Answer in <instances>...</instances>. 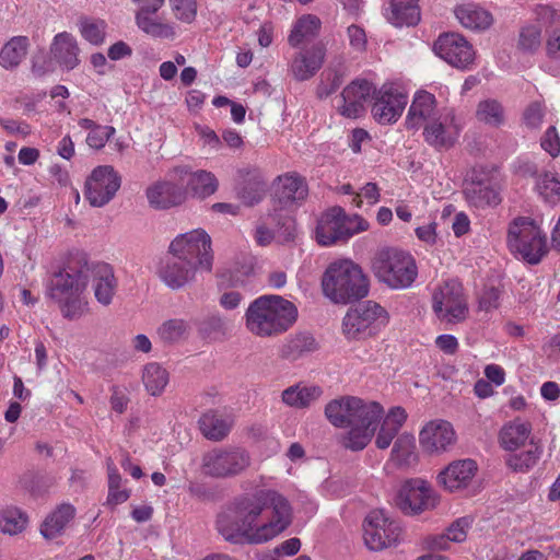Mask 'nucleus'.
Instances as JSON below:
<instances>
[{
  "label": "nucleus",
  "mask_w": 560,
  "mask_h": 560,
  "mask_svg": "<svg viewBox=\"0 0 560 560\" xmlns=\"http://www.w3.org/2000/svg\"><path fill=\"white\" fill-rule=\"evenodd\" d=\"M292 521L289 501L275 490L236 498L218 515L219 534L233 544H262L285 530Z\"/></svg>",
  "instance_id": "obj_1"
},
{
  "label": "nucleus",
  "mask_w": 560,
  "mask_h": 560,
  "mask_svg": "<svg viewBox=\"0 0 560 560\" xmlns=\"http://www.w3.org/2000/svg\"><path fill=\"white\" fill-rule=\"evenodd\" d=\"M383 413L381 404L354 396H342L325 407V416L334 427L350 429L342 438V445L351 451H362L370 443Z\"/></svg>",
  "instance_id": "obj_2"
},
{
  "label": "nucleus",
  "mask_w": 560,
  "mask_h": 560,
  "mask_svg": "<svg viewBox=\"0 0 560 560\" xmlns=\"http://www.w3.org/2000/svg\"><path fill=\"white\" fill-rule=\"evenodd\" d=\"M92 262L84 253L69 255L63 266L52 273L48 295L59 306L61 315L74 320L88 312L85 290L91 281Z\"/></svg>",
  "instance_id": "obj_3"
},
{
  "label": "nucleus",
  "mask_w": 560,
  "mask_h": 560,
  "mask_svg": "<svg viewBox=\"0 0 560 560\" xmlns=\"http://www.w3.org/2000/svg\"><path fill=\"white\" fill-rule=\"evenodd\" d=\"M298 318V308L280 295L255 299L245 313L246 328L258 337H275L285 332Z\"/></svg>",
  "instance_id": "obj_4"
},
{
  "label": "nucleus",
  "mask_w": 560,
  "mask_h": 560,
  "mask_svg": "<svg viewBox=\"0 0 560 560\" xmlns=\"http://www.w3.org/2000/svg\"><path fill=\"white\" fill-rule=\"evenodd\" d=\"M322 288L331 302L348 304L368 295L369 281L357 264L340 260L328 266L322 279Z\"/></svg>",
  "instance_id": "obj_5"
},
{
  "label": "nucleus",
  "mask_w": 560,
  "mask_h": 560,
  "mask_svg": "<svg viewBox=\"0 0 560 560\" xmlns=\"http://www.w3.org/2000/svg\"><path fill=\"white\" fill-rule=\"evenodd\" d=\"M375 277L392 289H405L412 284L417 277L413 257L395 247L378 250L372 260Z\"/></svg>",
  "instance_id": "obj_6"
},
{
  "label": "nucleus",
  "mask_w": 560,
  "mask_h": 560,
  "mask_svg": "<svg viewBox=\"0 0 560 560\" xmlns=\"http://www.w3.org/2000/svg\"><path fill=\"white\" fill-rule=\"evenodd\" d=\"M369 223L361 215H348L338 206L329 208L317 220L315 238L322 246L347 242L353 235L366 231Z\"/></svg>",
  "instance_id": "obj_7"
},
{
  "label": "nucleus",
  "mask_w": 560,
  "mask_h": 560,
  "mask_svg": "<svg viewBox=\"0 0 560 560\" xmlns=\"http://www.w3.org/2000/svg\"><path fill=\"white\" fill-rule=\"evenodd\" d=\"M511 252L532 265L538 264L548 252L547 237L528 218L515 219L508 233Z\"/></svg>",
  "instance_id": "obj_8"
},
{
  "label": "nucleus",
  "mask_w": 560,
  "mask_h": 560,
  "mask_svg": "<svg viewBox=\"0 0 560 560\" xmlns=\"http://www.w3.org/2000/svg\"><path fill=\"white\" fill-rule=\"evenodd\" d=\"M387 323L386 310L374 301H365L347 312L342 329L348 338L357 339L376 334Z\"/></svg>",
  "instance_id": "obj_9"
},
{
  "label": "nucleus",
  "mask_w": 560,
  "mask_h": 560,
  "mask_svg": "<svg viewBox=\"0 0 560 560\" xmlns=\"http://www.w3.org/2000/svg\"><path fill=\"white\" fill-rule=\"evenodd\" d=\"M250 465L248 452L241 447H215L202 457L201 468L206 476L219 479L233 478Z\"/></svg>",
  "instance_id": "obj_10"
},
{
  "label": "nucleus",
  "mask_w": 560,
  "mask_h": 560,
  "mask_svg": "<svg viewBox=\"0 0 560 560\" xmlns=\"http://www.w3.org/2000/svg\"><path fill=\"white\" fill-rule=\"evenodd\" d=\"M432 308L446 323H459L468 315V305L463 285L457 280H447L434 291Z\"/></svg>",
  "instance_id": "obj_11"
},
{
  "label": "nucleus",
  "mask_w": 560,
  "mask_h": 560,
  "mask_svg": "<svg viewBox=\"0 0 560 560\" xmlns=\"http://www.w3.org/2000/svg\"><path fill=\"white\" fill-rule=\"evenodd\" d=\"M363 530L366 547L374 551L397 545L402 534L400 524L384 510L371 511L364 521Z\"/></svg>",
  "instance_id": "obj_12"
},
{
  "label": "nucleus",
  "mask_w": 560,
  "mask_h": 560,
  "mask_svg": "<svg viewBox=\"0 0 560 560\" xmlns=\"http://www.w3.org/2000/svg\"><path fill=\"white\" fill-rule=\"evenodd\" d=\"M172 255L195 262L200 270L212 269L211 238L202 230H194L178 235L170 245Z\"/></svg>",
  "instance_id": "obj_13"
},
{
  "label": "nucleus",
  "mask_w": 560,
  "mask_h": 560,
  "mask_svg": "<svg viewBox=\"0 0 560 560\" xmlns=\"http://www.w3.org/2000/svg\"><path fill=\"white\" fill-rule=\"evenodd\" d=\"M438 503V495L431 486L423 479L406 480L395 497V505L406 515H417L433 509Z\"/></svg>",
  "instance_id": "obj_14"
},
{
  "label": "nucleus",
  "mask_w": 560,
  "mask_h": 560,
  "mask_svg": "<svg viewBox=\"0 0 560 560\" xmlns=\"http://www.w3.org/2000/svg\"><path fill=\"white\" fill-rule=\"evenodd\" d=\"M462 130L463 125L455 109L450 107L422 129V137L435 151H447L458 142Z\"/></svg>",
  "instance_id": "obj_15"
},
{
  "label": "nucleus",
  "mask_w": 560,
  "mask_h": 560,
  "mask_svg": "<svg viewBox=\"0 0 560 560\" xmlns=\"http://www.w3.org/2000/svg\"><path fill=\"white\" fill-rule=\"evenodd\" d=\"M120 187V177L113 166L102 165L93 170L85 183V198L93 207L107 205Z\"/></svg>",
  "instance_id": "obj_16"
},
{
  "label": "nucleus",
  "mask_w": 560,
  "mask_h": 560,
  "mask_svg": "<svg viewBox=\"0 0 560 560\" xmlns=\"http://www.w3.org/2000/svg\"><path fill=\"white\" fill-rule=\"evenodd\" d=\"M408 97L392 84H384L374 94V103L372 105L373 118L382 125L396 122L401 116Z\"/></svg>",
  "instance_id": "obj_17"
},
{
  "label": "nucleus",
  "mask_w": 560,
  "mask_h": 560,
  "mask_svg": "<svg viewBox=\"0 0 560 560\" xmlns=\"http://www.w3.org/2000/svg\"><path fill=\"white\" fill-rule=\"evenodd\" d=\"M435 54L451 66L467 69L475 59L472 46L459 34L440 35L434 43Z\"/></svg>",
  "instance_id": "obj_18"
},
{
  "label": "nucleus",
  "mask_w": 560,
  "mask_h": 560,
  "mask_svg": "<svg viewBox=\"0 0 560 560\" xmlns=\"http://www.w3.org/2000/svg\"><path fill=\"white\" fill-rule=\"evenodd\" d=\"M446 107H439L436 97L424 90L416 92L406 116V128L422 130L427 125L444 113Z\"/></svg>",
  "instance_id": "obj_19"
},
{
  "label": "nucleus",
  "mask_w": 560,
  "mask_h": 560,
  "mask_svg": "<svg viewBox=\"0 0 560 560\" xmlns=\"http://www.w3.org/2000/svg\"><path fill=\"white\" fill-rule=\"evenodd\" d=\"M375 88L364 79L353 80L341 93L342 104L338 112L347 118H357L364 113L365 104L375 94Z\"/></svg>",
  "instance_id": "obj_20"
},
{
  "label": "nucleus",
  "mask_w": 560,
  "mask_h": 560,
  "mask_svg": "<svg viewBox=\"0 0 560 560\" xmlns=\"http://www.w3.org/2000/svg\"><path fill=\"white\" fill-rule=\"evenodd\" d=\"M419 441L425 452L438 453L446 451L454 443L455 432L447 421H431L421 430Z\"/></svg>",
  "instance_id": "obj_21"
},
{
  "label": "nucleus",
  "mask_w": 560,
  "mask_h": 560,
  "mask_svg": "<svg viewBox=\"0 0 560 560\" xmlns=\"http://www.w3.org/2000/svg\"><path fill=\"white\" fill-rule=\"evenodd\" d=\"M478 470L472 459H459L451 463L439 476V482L450 492L467 488Z\"/></svg>",
  "instance_id": "obj_22"
},
{
  "label": "nucleus",
  "mask_w": 560,
  "mask_h": 560,
  "mask_svg": "<svg viewBox=\"0 0 560 560\" xmlns=\"http://www.w3.org/2000/svg\"><path fill=\"white\" fill-rule=\"evenodd\" d=\"M326 55L323 43H316L310 48L298 52L291 62V72L298 81H305L316 74L322 68Z\"/></svg>",
  "instance_id": "obj_23"
},
{
  "label": "nucleus",
  "mask_w": 560,
  "mask_h": 560,
  "mask_svg": "<svg viewBox=\"0 0 560 560\" xmlns=\"http://www.w3.org/2000/svg\"><path fill=\"white\" fill-rule=\"evenodd\" d=\"M187 197V189L168 180L156 182L147 189V198L154 209H170L182 205Z\"/></svg>",
  "instance_id": "obj_24"
},
{
  "label": "nucleus",
  "mask_w": 560,
  "mask_h": 560,
  "mask_svg": "<svg viewBox=\"0 0 560 560\" xmlns=\"http://www.w3.org/2000/svg\"><path fill=\"white\" fill-rule=\"evenodd\" d=\"M199 268L191 260H184L174 255L160 269L162 281L172 289H179L194 279Z\"/></svg>",
  "instance_id": "obj_25"
},
{
  "label": "nucleus",
  "mask_w": 560,
  "mask_h": 560,
  "mask_svg": "<svg viewBox=\"0 0 560 560\" xmlns=\"http://www.w3.org/2000/svg\"><path fill=\"white\" fill-rule=\"evenodd\" d=\"M174 172L184 179L187 178V189H189L192 196L198 198H207L214 194L218 189V179L215 176L207 171L191 172L188 166H178L174 168Z\"/></svg>",
  "instance_id": "obj_26"
},
{
  "label": "nucleus",
  "mask_w": 560,
  "mask_h": 560,
  "mask_svg": "<svg viewBox=\"0 0 560 560\" xmlns=\"http://www.w3.org/2000/svg\"><path fill=\"white\" fill-rule=\"evenodd\" d=\"M406 419L407 412L404 408L399 406L390 408L387 415L381 418L382 422L375 436L376 447L380 450L388 448Z\"/></svg>",
  "instance_id": "obj_27"
},
{
  "label": "nucleus",
  "mask_w": 560,
  "mask_h": 560,
  "mask_svg": "<svg viewBox=\"0 0 560 560\" xmlns=\"http://www.w3.org/2000/svg\"><path fill=\"white\" fill-rule=\"evenodd\" d=\"M418 1L392 0L385 10L387 21L397 27L417 25L421 18Z\"/></svg>",
  "instance_id": "obj_28"
},
{
  "label": "nucleus",
  "mask_w": 560,
  "mask_h": 560,
  "mask_svg": "<svg viewBox=\"0 0 560 560\" xmlns=\"http://www.w3.org/2000/svg\"><path fill=\"white\" fill-rule=\"evenodd\" d=\"M91 280L97 302L109 305L116 289V279L109 265L92 262Z\"/></svg>",
  "instance_id": "obj_29"
},
{
  "label": "nucleus",
  "mask_w": 560,
  "mask_h": 560,
  "mask_svg": "<svg viewBox=\"0 0 560 560\" xmlns=\"http://www.w3.org/2000/svg\"><path fill=\"white\" fill-rule=\"evenodd\" d=\"M267 190V182L257 168L242 172V182L238 187V197L245 205L253 206L259 202Z\"/></svg>",
  "instance_id": "obj_30"
},
{
  "label": "nucleus",
  "mask_w": 560,
  "mask_h": 560,
  "mask_svg": "<svg viewBox=\"0 0 560 560\" xmlns=\"http://www.w3.org/2000/svg\"><path fill=\"white\" fill-rule=\"evenodd\" d=\"M454 12L459 23L472 31H485L493 23L492 14L475 3L460 4Z\"/></svg>",
  "instance_id": "obj_31"
},
{
  "label": "nucleus",
  "mask_w": 560,
  "mask_h": 560,
  "mask_svg": "<svg viewBox=\"0 0 560 560\" xmlns=\"http://www.w3.org/2000/svg\"><path fill=\"white\" fill-rule=\"evenodd\" d=\"M467 202L476 208L495 206L500 202L499 194L490 180H471L464 189Z\"/></svg>",
  "instance_id": "obj_32"
},
{
  "label": "nucleus",
  "mask_w": 560,
  "mask_h": 560,
  "mask_svg": "<svg viewBox=\"0 0 560 560\" xmlns=\"http://www.w3.org/2000/svg\"><path fill=\"white\" fill-rule=\"evenodd\" d=\"M318 349V343L310 332H299L290 336L280 348V357L295 361Z\"/></svg>",
  "instance_id": "obj_33"
},
{
  "label": "nucleus",
  "mask_w": 560,
  "mask_h": 560,
  "mask_svg": "<svg viewBox=\"0 0 560 560\" xmlns=\"http://www.w3.org/2000/svg\"><path fill=\"white\" fill-rule=\"evenodd\" d=\"M532 433V424L520 418L504 424L500 432V442L503 448L515 451L525 445Z\"/></svg>",
  "instance_id": "obj_34"
},
{
  "label": "nucleus",
  "mask_w": 560,
  "mask_h": 560,
  "mask_svg": "<svg viewBox=\"0 0 560 560\" xmlns=\"http://www.w3.org/2000/svg\"><path fill=\"white\" fill-rule=\"evenodd\" d=\"M78 51L77 42L71 34L62 32L55 36L51 44V54L67 69H73L78 65Z\"/></svg>",
  "instance_id": "obj_35"
},
{
  "label": "nucleus",
  "mask_w": 560,
  "mask_h": 560,
  "mask_svg": "<svg viewBox=\"0 0 560 560\" xmlns=\"http://www.w3.org/2000/svg\"><path fill=\"white\" fill-rule=\"evenodd\" d=\"M75 509L69 503H62L51 512L40 526L42 535L47 539L59 536L69 522L74 517Z\"/></svg>",
  "instance_id": "obj_36"
},
{
  "label": "nucleus",
  "mask_w": 560,
  "mask_h": 560,
  "mask_svg": "<svg viewBox=\"0 0 560 560\" xmlns=\"http://www.w3.org/2000/svg\"><path fill=\"white\" fill-rule=\"evenodd\" d=\"M307 192V185L301 176L287 174L279 177L277 196L284 206L304 200Z\"/></svg>",
  "instance_id": "obj_37"
},
{
  "label": "nucleus",
  "mask_w": 560,
  "mask_h": 560,
  "mask_svg": "<svg viewBox=\"0 0 560 560\" xmlns=\"http://www.w3.org/2000/svg\"><path fill=\"white\" fill-rule=\"evenodd\" d=\"M199 428L206 439L221 441L231 431L232 420L217 411H208L200 417Z\"/></svg>",
  "instance_id": "obj_38"
},
{
  "label": "nucleus",
  "mask_w": 560,
  "mask_h": 560,
  "mask_svg": "<svg viewBox=\"0 0 560 560\" xmlns=\"http://www.w3.org/2000/svg\"><path fill=\"white\" fill-rule=\"evenodd\" d=\"M323 394L319 386L293 385L282 392V401L293 408H306Z\"/></svg>",
  "instance_id": "obj_39"
},
{
  "label": "nucleus",
  "mask_w": 560,
  "mask_h": 560,
  "mask_svg": "<svg viewBox=\"0 0 560 560\" xmlns=\"http://www.w3.org/2000/svg\"><path fill=\"white\" fill-rule=\"evenodd\" d=\"M320 28V20L312 14L301 16L293 25L289 35V44L298 47L317 36Z\"/></svg>",
  "instance_id": "obj_40"
},
{
  "label": "nucleus",
  "mask_w": 560,
  "mask_h": 560,
  "mask_svg": "<svg viewBox=\"0 0 560 560\" xmlns=\"http://www.w3.org/2000/svg\"><path fill=\"white\" fill-rule=\"evenodd\" d=\"M231 328V322L219 313H211L198 323V332L205 339L221 340Z\"/></svg>",
  "instance_id": "obj_41"
},
{
  "label": "nucleus",
  "mask_w": 560,
  "mask_h": 560,
  "mask_svg": "<svg viewBox=\"0 0 560 560\" xmlns=\"http://www.w3.org/2000/svg\"><path fill=\"white\" fill-rule=\"evenodd\" d=\"M28 38L15 36L0 51V65L5 69L18 67L27 54Z\"/></svg>",
  "instance_id": "obj_42"
},
{
  "label": "nucleus",
  "mask_w": 560,
  "mask_h": 560,
  "mask_svg": "<svg viewBox=\"0 0 560 560\" xmlns=\"http://www.w3.org/2000/svg\"><path fill=\"white\" fill-rule=\"evenodd\" d=\"M168 381V372L159 363H148L142 371V384L151 396H160Z\"/></svg>",
  "instance_id": "obj_43"
},
{
  "label": "nucleus",
  "mask_w": 560,
  "mask_h": 560,
  "mask_svg": "<svg viewBox=\"0 0 560 560\" xmlns=\"http://www.w3.org/2000/svg\"><path fill=\"white\" fill-rule=\"evenodd\" d=\"M471 521L468 517H460L453 522L446 530V534L432 538L431 547L433 549H447L451 541L462 542L466 539L467 529Z\"/></svg>",
  "instance_id": "obj_44"
},
{
  "label": "nucleus",
  "mask_w": 560,
  "mask_h": 560,
  "mask_svg": "<svg viewBox=\"0 0 560 560\" xmlns=\"http://www.w3.org/2000/svg\"><path fill=\"white\" fill-rule=\"evenodd\" d=\"M541 454L542 447L534 442V440H530L526 451L511 454L506 463L515 471H525L537 464Z\"/></svg>",
  "instance_id": "obj_45"
},
{
  "label": "nucleus",
  "mask_w": 560,
  "mask_h": 560,
  "mask_svg": "<svg viewBox=\"0 0 560 560\" xmlns=\"http://www.w3.org/2000/svg\"><path fill=\"white\" fill-rule=\"evenodd\" d=\"M476 118L490 127H500L504 122V108L497 100L479 102Z\"/></svg>",
  "instance_id": "obj_46"
},
{
  "label": "nucleus",
  "mask_w": 560,
  "mask_h": 560,
  "mask_svg": "<svg viewBox=\"0 0 560 560\" xmlns=\"http://www.w3.org/2000/svg\"><path fill=\"white\" fill-rule=\"evenodd\" d=\"M536 190L544 201L551 206L560 201V180L551 172H544L537 176Z\"/></svg>",
  "instance_id": "obj_47"
},
{
  "label": "nucleus",
  "mask_w": 560,
  "mask_h": 560,
  "mask_svg": "<svg viewBox=\"0 0 560 560\" xmlns=\"http://www.w3.org/2000/svg\"><path fill=\"white\" fill-rule=\"evenodd\" d=\"M27 515L16 508H8L0 513V530L4 534L16 535L27 525Z\"/></svg>",
  "instance_id": "obj_48"
},
{
  "label": "nucleus",
  "mask_w": 560,
  "mask_h": 560,
  "mask_svg": "<svg viewBox=\"0 0 560 560\" xmlns=\"http://www.w3.org/2000/svg\"><path fill=\"white\" fill-rule=\"evenodd\" d=\"M415 438L410 434H401L394 442L390 459L398 466H408L416 459Z\"/></svg>",
  "instance_id": "obj_49"
},
{
  "label": "nucleus",
  "mask_w": 560,
  "mask_h": 560,
  "mask_svg": "<svg viewBox=\"0 0 560 560\" xmlns=\"http://www.w3.org/2000/svg\"><path fill=\"white\" fill-rule=\"evenodd\" d=\"M106 27L104 20L82 18L79 21L82 37L93 45H101L104 42Z\"/></svg>",
  "instance_id": "obj_50"
},
{
  "label": "nucleus",
  "mask_w": 560,
  "mask_h": 560,
  "mask_svg": "<svg viewBox=\"0 0 560 560\" xmlns=\"http://www.w3.org/2000/svg\"><path fill=\"white\" fill-rule=\"evenodd\" d=\"M541 44V30L537 25H525L521 28L517 46L522 51L534 52Z\"/></svg>",
  "instance_id": "obj_51"
},
{
  "label": "nucleus",
  "mask_w": 560,
  "mask_h": 560,
  "mask_svg": "<svg viewBox=\"0 0 560 560\" xmlns=\"http://www.w3.org/2000/svg\"><path fill=\"white\" fill-rule=\"evenodd\" d=\"M187 331V324L184 319H170L163 323L158 329L162 340L173 342L178 340Z\"/></svg>",
  "instance_id": "obj_52"
},
{
  "label": "nucleus",
  "mask_w": 560,
  "mask_h": 560,
  "mask_svg": "<svg viewBox=\"0 0 560 560\" xmlns=\"http://www.w3.org/2000/svg\"><path fill=\"white\" fill-rule=\"evenodd\" d=\"M142 32L155 38H172L174 28L161 20H152L142 15Z\"/></svg>",
  "instance_id": "obj_53"
},
{
  "label": "nucleus",
  "mask_w": 560,
  "mask_h": 560,
  "mask_svg": "<svg viewBox=\"0 0 560 560\" xmlns=\"http://www.w3.org/2000/svg\"><path fill=\"white\" fill-rule=\"evenodd\" d=\"M175 16L186 23H190L197 14L196 0H170Z\"/></svg>",
  "instance_id": "obj_54"
},
{
  "label": "nucleus",
  "mask_w": 560,
  "mask_h": 560,
  "mask_svg": "<svg viewBox=\"0 0 560 560\" xmlns=\"http://www.w3.org/2000/svg\"><path fill=\"white\" fill-rule=\"evenodd\" d=\"M114 133V127L98 125L88 133L86 143L90 148L100 150L105 147L106 142Z\"/></svg>",
  "instance_id": "obj_55"
},
{
  "label": "nucleus",
  "mask_w": 560,
  "mask_h": 560,
  "mask_svg": "<svg viewBox=\"0 0 560 560\" xmlns=\"http://www.w3.org/2000/svg\"><path fill=\"white\" fill-rule=\"evenodd\" d=\"M0 126L10 136L26 138L31 135V126L23 120L0 117Z\"/></svg>",
  "instance_id": "obj_56"
},
{
  "label": "nucleus",
  "mask_w": 560,
  "mask_h": 560,
  "mask_svg": "<svg viewBox=\"0 0 560 560\" xmlns=\"http://www.w3.org/2000/svg\"><path fill=\"white\" fill-rule=\"evenodd\" d=\"M342 84V75L335 72L328 73L325 80L317 85V96L319 98H325L335 93L340 85Z\"/></svg>",
  "instance_id": "obj_57"
},
{
  "label": "nucleus",
  "mask_w": 560,
  "mask_h": 560,
  "mask_svg": "<svg viewBox=\"0 0 560 560\" xmlns=\"http://www.w3.org/2000/svg\"><path fill=\"white\" fill-rule=\"evenodd\" d=\"M536 19L544 25H558L560 24V10L546 5L539 4L535 9Z\"/></svg>",
  "instance_id": "obj_58"
},
{
  "label": "nucleus",
  "mask_w": 560,
  "mask_h": 560,
  "mask_svg": "<svg viewBox=\"0 0 560 560\" xmlns=\"http://www.w3.org/2000/svg\"><path fill=\"white\" fill-rule=\"evenodd\" d=\"M541 148L551 156H557L560 152V139L555 127H549L541 138Z\"/></svg>",
  "instance_id": "obj_59"
},
{
  "label": "nucleus",
  "mask_w": 560,
  "mask_h": 560,
  "mask_svg": "<svg viewBox=\"0 0 560 560\" xmlns=\"http://www.w3.org/2000/svg\"><path fill=\"white\" fill-rule=\"evenodd\" d=\"M544 118V108L540 103H532L524 112V121L527 127L536 129L540 126Z\"/></svg>",
  "instance_id": "obj_60"
},
{
  "label": "nucleus",
  "mask_w": 560,
  "mask_h": 560,
  "mask_svg": "<svg viewBox=\"0 0 560 560\" xmlns=\"http://www.w3.org/2000/svg\"><path fill=\"white\" fill-rule=\"evenodd\" d=\"M347 34L349 38V44L353 49L358 51H362L365 49L366 34L361 26L355 24L348 26Z\"/></svg>",
  "instance_id": "obj_61"
},
{
  "label": "nucleus",
  "mask_w": 560,
  "mask_h": 560,
  "mask_svg": "<svg viewBox=\"0 0 560 560\" xmlns=\"http://www.w3.org/2000/svg\"><path fill=\"white\" fill-rule=\"evenodd\" d=\"M501 292L494 287L486 288L479 299L481 310L490 311L499 306Z\"/></svg>",
  "instance_id": "obj_62"
},
{
  "label": "nucleus",
  "mask_w": 560,
  "mask_h": 560,
  "mask_svg": "<svg viewBox=\"0 0 560 560\" xmlns=\"http://www.w3.org/2000/svg\"><path fill=\"white\" fill-rule=\"evenodd\" d=\"M547 55L552 59L560 60V30H553L547 38Z\"/></svg>",
  "instance_id": "obj_63"
},
{
  "label": "nucleus",
  "mask_w": 560,
  "mask_h": 560,
  "mask_svg": "<svg viewBox=\"0 0 560 560\" xmlns=\"http://www.w3.org/2000/svg\"><path fill=\"white\" fill-rule=\"evenodd\" d=\"M435 345L446 354H454L458 349V341L453 335H440Z\"/></svg>",
  "instance_id": "obj_64"
}]
</instances>
